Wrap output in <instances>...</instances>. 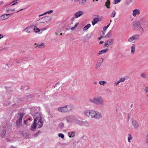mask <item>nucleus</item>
I'll list each match as a JSON object with an SVG mask.
<instances>
[{"instance_id": "f3484780", "label": "nucleus", "mask_w": 148, "mask_h": 148, "mask_svg": "<svg viewBox=\"0 0 148 148\" xmlns=\"http://www.w3.org/2000/svg\"><path fill=\"white\" fill-rule=\"evenodd\" d=\"M135 51V47L134 45H133L131 47V52L134 53Z\"/></svg>"}, {"instance_id": "79ce46f5", "label": "nucleus", "mask_w": 148, "mask_h": 148, "mask_svg": "<svg viewBox=\"0 0 148 148\" xmlns=\"http://www.w3.org/2000/svg\"><path fill=\"white\" fill-rule=\"evenodd\" d=\"M17 3V2H16L15 3H14V4H13L12 5H15V4H16V3Z\"/></svg>"}, {"instance_id": "4468645a", "label": "nucleus", "mask_w": 148, "mask_h": 148, "mask_svg": "<svg viewBox=\"0 0 148 148\" xmlns=\"http://www.w3.org/2000/svg\"><path fill=\"white\" fill-rule=\"evenodd\" d=\"M69 135L70 137H73L75 135V133L73 132H69Z\"/></svg>"}, {"instance_id": "2eb2a0df", "label": "nucleus", "mask_w": 148, "mask_h": 148, "mask_svg": "<svg viewBox=\"0 0 148 148\" xmlns=\"http://www.w3.org/2000/svg\"><path fill=\"white\" fill-rule=\"evenodd\" d=\"M133 124L135 127H138V124L137 122L135 121H133Z\"/></svg>"}, {"instance_id": "2f4dec72", "label": "nucleus", "mask_w": 148, "mask_h": 148, "mask_svg": "<svg viewBox=\"0 0 148 148\" xmlns=\"http://www.w3.org/2000/svg\"><path fill=\"white\" fill-rule=\"evenodd\" d=\"M78 25V23H77L74 26L75 28L77 27V25Z\"/></svg>"}, {"instance_id": "5701e85b", "label": "nucleus", "mask_w": 148, "mask_h": 148, "mask_svg": "<svg viewBox=\"0 0 148 148\" xmlns=\"http://www.w3.org/2000/svg\"><path fill=\"white\" fill-rule=\"evenodd\" d=\"M129 137L128 138V141H129V142H130V140H132V136L130 135V134H129Z\"/></svg>"}, {"instance_id": "473e14b6", "label": "nucleus", "mask_w": 148, "mask_h": 148, "mask_svg": "<svg viewBox=\"0 0 148 148\" xmlns=\"http://www.w3.org/2000/svg\"><path fill=\"white\" fill-rule=\"evenodd\" d=\"M141 76H142L143 77H145V74H142L141 75Z\"/></svg>"}, {"instance_id": "1a4fd4ad", "label": "nucleus", "mask_w": 148, "mask_h": 148, "mask_svg": "<svg viewBox=\"0 0 148 148\" xmlns=\"http://www.w3.org/2000/svg\"><path fill=\"white\" fill-rule=\"evenodd\" d=\"M102 99L100 98L96 99L94 100V102L97 103H102Z\"/></svg>"}, {"instance_id": "72a5a7b5", "label": "nucleus", "mask_w": 148, "mask_h": 148, "mask_svg": "<svg viewBox=\"0 0 148 148\" xmlns=\"http://www.w3.org/2000/svg\"><path fill=\"white\" fill-rule=\"evenodd\" d=\"M103 37L102 36H101V37H99L98 38V40H101V39Z\"/></svg>"}, {"instance_id": "ea45409f", "label": "nucleus", "mask_w": 148, "mask_h": 148, "mask_svg": "<svg viewBox=\"0 0 148 148\" xmlns=\"http://www.w3.org/2000/svg\"><path fill=\"white\" fill-rule=\"evenodd\" d=\"M103 41H101L100 43H99V44H103Z\"/></svg>"}, {"instance_id": "aec40b11", "label": "nucleus", "mask_w": 148, "mask_h": 148, "mask_svg": "<svg viewBox=\"0 0 148 148\" xmlns=\"http://www.w3.org/2000/svg\"><path fill=\"white\" fill-rule=\"evenodd\" d=\"M135 37L134 36L132 37L129 38L128 41L130 42H132L134 40V39H135Z\"/></svg>"}, {"instance_id": "a19ab883", "label": "nucleus", "mask_w": 148, "mask_h": 148, "mask_svg": "<svg viewBox=\"0 0 148 148\" xmlns=\"http://www.w3.org/2000/svg\"><path fill=\"white\" fill-rule=\"evenodd\" d=\"M60 125L62 126L63 127L64 126V125L63 123H61Z\"/></svg>"}, {"instance_id": "4be33fe9", "label": "nucleus", "mask_w": 148, "mask_h": 148, "mask_svg": "<svg viewBox=\"0 0 148 148\" xmlns=\"http://www.w3.org/2000/svg\"><path fill=\"white\" fill-rule=\"evenodd\" d=\"M25 32L27 33H29L30 32V29L28 27L26 28L25 29Z\"/></svg>"}, {"instance_id": "58836bf2", "label": "nucleus", "mask_w": 148, "mask_h": 148, "mask_svg": "<svg viewBox=\"0 0 148 148\" xmlns=\"http://www.w3.org/2000/svg\"><path fill=\"white\" fill-rule=\"evenodd\" d=\"M6 132H5V133L4 134V135H2V137H3L4 136H5V133Z\"/></svg>"}, {"instance_id": "c03bdc74", "label": "nucleus", "mask_w": 148, "mask_h": 148, "mask_svg": "<svg viewBox=\"0 0 148 148\" xmlns=\"http://www.w3.org/2000/svg\"><path fill=\"white\" fill-rule=\"evenodd\" d=\"M31 118H29L28 119V120H31Z\"/></svg>"}, {"instance_id": "e433bc0d", "label": "nucleus", "mask_w": 148, "mask_h": 148, "mask_svg": "<svg viewBox=\"0 0 148 148\" xmlns=\"http://www.w3.org/2000/svg\"><path fill=\"white\" fill-rule=\"evenodd\" d=\"M27 120H25V121H24V123L25 124H26V122H27Z\"/></svg>"}, {"instance_id": "412c9836", "label": "nucleus", "mask_w": 148, "mask_h": 148, "mask_svg": "<svg viewBox=\"0 0 148 148\" xmlns=\"http://www.w3.org/2000/svg\"><path fill=\"white\" fill-rule=\"evenodd\" d=\"M115 14V11H113L112 12V13L111 14V16L112 17H113L114 16Z\"/></svg>"}, {"instance_id": "3c124183", "label": "nucleus", "mask_w": 148, "mask_h": 148, "mask_svg": "<svg viewBox=\"0 0 148 148\" xmlns=\"http://www.w3.org/2000/svg\"><path fill=\"white\" fill-rule=\"evenodd\" d=\"M147 96L148 97V94L147 95Z\"/></svg>"}, {"instance_id": "9b49d317", "label": "nucleus", "mask_w": 148, "mask_h": 148, "mask_svg": "<svg viewBox=\"0 0 148 148\" xmlns=\"http://www.w3.org/2000/svg\"><path fill=\"white\" fill-rule=\"evenodd\" d=\"M101 116L100 113H98V114H97L95 112V115L94 118L96 119H99L101 118Z\"/></svg>"}, {"instance_id": "b1692460", "label": "nucleus", "mask_w": 148, "mask_h": 148, "mask_svg": "<svg viewBox=\"0 0 148 148\" xmlns=\"http://www.w3.org/2000/svg\"><path fill=\"white\" fill-rule=\"evenodd\" d=\"M59 137H61L62 138H63L64 137V135L62 134H60L58 135Z\"/></svg>"}, {"instance_id": "c756f323", "label": "nucleus", "mask_w": 148, "mask_h": 148, "mask_svg": "<svg viewBox=\"0 0 148 148\" xmlns=\"http://www.w3.org/2000/svg\"><path fill=\"white\" fill-rule=\"evenodd\" d=\"M53 12V11L52 10H50L49 11H48L47 13H48V14H51V13H52Z\"/></svg>"}, {"instance_id": "7ed1b4c3", "label": "nucleus", "mask_w": 148, "mask_h": 148, "mask_svg": "<svg viewBox=\"0 0 148 148\" xmlns=\"http://www.w3.org/2000/svg\"><path fill=\"white\" fill-rule=\"evenodd\" d=\"M85 114L89 117L91 118H94L95 114V112L94 111H88L87 110L85 112Z\"/></svg>"}, {"instance_id": "0eeeda50", "label": "nucleus", "mask_w": 148, "mask_h": 148, "mask_svg": "<svg viewBox=\"0 0 148 148\" xmlns=\"http://www.w3.org/2000/svg\"><path fill=\"white\" fill-rule=\"evenodd\" d=\"M83 14V12L82 11H80L77 12L75 14V17L76 18H77Z\"/></svg>"}, {"instance_id": "f8f14e48", "label": "nucleus", "mask_w": 148, "mask_h": 148, "mask_svg": "<svg viewBox=\"0 0 148 148\" xmlns=\"http://www.w3.org/2000/svg\"><path fill=\"white\" fill-rule=\"evenodd\" d=\"M108 51L107 49H105L104 50H102L100 51H99L98 53V55H99L102 53H104Z\"/></svg>"}, {"instance_id": "37998d69", "label": "nucleus", "mask_w": 148, "mask_h": 148, "mask_svg": "<svg viewBox=\"0 0 148 148\" xmlns=\"http://www.w3.org/2000/svg\"><path fill=\"white\" fill-rule=\"evenodd\" d=\"M109 25H108V26H107V27H106V29L108 27V26H109Z\"/></svg>"}, {"instance_id": "f704fd0d", "label": "nucleus", "mask_w": 148, "mask_h": 148, "mask_svg": "<svg viewBox=\"0 0 148 148\" xmlns=\"http://www.w3.org/2000/svg\"><path fill=\"white\" fill-rule=\"evenodd\" d=\"M3 36L1 34H0V39L3 38Z\"/></svg>"}, {"instance_id": "a878e982", "label": "nucleus", "mask_w": 148, "mask_h": 148, "mask_svg": "<svg viewBox=\"0 0 148 148\" xmlns=\"http://www.w3.org/2000/svg\"><path fill=\"white\" fill-rule=\"evenodd\" d=\"M125 80V79L124 78H121V79L119 80L120 81V82H123V81H124Z\"/></svg>"}, {"instance_id": "6e6552de", "label": "nucleus", "mask_w": 148, "mask_h": 148, "mask_svg": "<svg viewBox=\"0 0 148 148\" xmlns=\"http://www.w3.org/2000/svg\"><path fill=\"white\" fill-rule=\"evenodd\" d=\"M140 12L138 10L136 9L133 11V15L135 16H136V14H140Z\"/></svg>"}, {"instance_id": "f03ea898", "label": "nucleus", "mask_w": 148, "mask_h": 148, "mask_svg": "<svg viewBox=\"0 0 148 148\" xmlns=\"http://www.w3.org/2000/svg\"><path fill=\"white\" fill-rule=\"evenodd\" d=\"M71 107L69 106L64 107H59L58 108V111L61 112H66L71 110Z\"/></svg>"}, {"instance_id": "de8ad7c7", "label": "nucleus", "mask_w": 148, "mask_h": 148, "mask_svg": "<svg viewBox=\"0 0 148 148\" xmlns=\"http://www.w3.org/2000/svg\"><path fill=\"white\" fill-rule=\"evenodd\" d=\"M95 84H96V82H95Z\"/></svg>"}, {"instance_id": "a211bd4d", "label": "nucleus", "mask_w": 148, "mask_h": 148, "mask_svg": "<svg viewBox=\"0 0 148 148\" xmlns=\"http://www.w3.org/2000/svg\"><path fill=\"white\" fill-rule=\"evenodd\" d=\"M90 24L87 25L84 27V30H87L90 27Z\"/></svg>"}, {"instance_id": "dca6fc26", "label": "nucleus", "mask_w": 148, "mask_h": 148, "mask_svg": "<svg viewBox=\"0 0 148 148\" xmlns=\"http://www.w3.org/2000/svg\"><path fill=\"white\" fill-rule=\"evenodd\" d=\"M34 30L35 32H40V29L38 28L36 26L34 27Z\"/></svg>"}, {"instance_id": "6ab92c4d", "label": "nucleus", "mask_w": 148, "mask_h": 148, "mask_svg": "<svg viewBox=\"0 0 148 148\" xmlns=\"http://www.w3.org/2000/svg\"><path fill=\"white\" fill-rule=\"evenodd\" d=\"M37 47L38 48H42L45 47V45L44 43H42L41 45H38Z\"/></svg>"}, {"instance_id": "20e7f679", "label": "nucleus", "mask_w": 148, "mask_h": 148, "mask_svg": "<svg viewBox=\"0 0 148 148\" xmlns=\"http://www.w3.org/2000/svg\"><path fill=\"white\" fill-rule=\"evenodd\" d=\"M133 26L135 29H137L140 27V25L139 22L136 21L134 22Z\"/></svg>"}, {"instance_id": "9d476101", "label": "nucleus", "mask_w": 148, "mask_h": 148, "mask_svg": "<svg viewBox=\"0 0 148 148\" xmlns=\"http://www.w3.org/2000/svg\"><path fill=\"white\" fill-rule=\"evenodd\" d=\"M99 18H94L92 21V24L94 25L98 21H99Z\"/></svg>"}, {"instance_id": "423d86ee", "label": "nucleus", "mask_w": 148, "mask_h": 148, "mask_svg": "<svg viewBox=\"0 0 148 148\" xmlns=\"http://www.w3.org/2000/svg\"><path fill=\"white\" fill-rule=\"evenodd\" d=\"M23 115L22 114H20L18 117V119L17 120V124H20L22 121Z\"/></svg>"}, {"instance_id": "c9c22d12", "label": "nucleus", "mask_w": 148, "mask_h": 148, "mask_svg": "<svg viewBox=\"0 0 148 148\" xmlns=\"http://www.w3.org/2000/svg\"><path fill=\"white\" fill-rule=\"evenodd\" d=\"M120 82V81H119L118 82H117L116 83V85H118Z\"/></svg>"}, {"instance_id": "8fccbe9b", "label": "nucleus", "mask_w": 148, "mask_h": 148, "mask_svg": "<svg viewBox=\"0 0 148 148\" xmlns=\"http://www.w3.org/2000/svg\"><path fill=\"white\" fill-rule=\"evenodd\" d=\"M61 34V35H62V33H61V34Z\"/></svg>"}, {"instance_id": "39448f33", "label": "nucleus", "mask_w": 148, "mask_h": 148, "mask_svg": "<svg viewBox=\"0 0 148 148\" xmlns=\"http://www.w3.org/2000/svg\"><path fill=\"white\" fill-rule=\"evenodd\" d=\"M10 14H7L2 15L1 17V18L2 20H5L8 18L10 16Z\"/></svg>"}, {"instance_id": "393cba45", "label": "nucleus", "mask_w": 148, "mask_h": 148, "mask_svg": "<svg viewBox=\"0 0 148 148\" xmlns=\"http://www.w3.org/2000/svg\"><path fill=\"white\" fill-rule=\"evenodd\" d=\"M105 83V82L104 81H100L99 82V83L101 85H104Z\"/></svg>"}, {"instance_id": "7c9ffc66", "label": "nucleus", "mask_w": 148, "mask_h": 148, "mask_svg": "<svg viewBox=\"0 0 148 148\" xmlns=\"http://www.w3.org/2000/svg\"><path fill=\"white\" fill-rule=\"evenodd\" d=\"M104 45L105 46H108V43H106V42H105Z\"/></svg>"}, {"instance_id": "bb28decb", "label": "nucleus", "mask_w": 148, "mask_h": 148, "mask_svg": "<svg viewBox=\"0 0 148 148\" xmlns=\"http://www.w3.org/2000/svg\"><path fill=\"white\" fill-rule=\"evenodd\" d=\"M121 0H115L114 2L115 4H116L119 2Z\"/></svg>"}, {"instance_id": "a18cd8bd", "label": "nucleus", "mask_w": 148, "mask_h": 148, "mask_svg": "<svg viewBox=\"0 0 148 148\" xmlns=\"http://www.w3.org/2000/svg\"><path fill=\"white\" fill-rule=\"evenodd\" d=\"M84 1H85V2H86V1L85 0H84Z\"/></svg>"}, {"instance_id": "cd10ccee", "label": "nucleus", "mask_w": 148, "mask_h": 148, "mask_svg": "<svg viewBox=\"0 0 148 148\" xmlns=\"http://www.w3.org/2000/svg\"><path fill=\"white\" fill-rule=\"evenodd\" d=\"M145 90L146 92H148V87H147L145 88Z\"/></svg>"}, {"instance_id": "f257e3e1", "label": "nucleus", "mask_w": 148, "mask_h": 148, "mask_svg": "<svg viewBox=\"0 0 148 148\" xmlns=\"http://www.w3.org/2000/svg\"><path fill=\"white\" fill-rule=\"evenodd\" d=\"M37 117L34 119V123L32 126H31V130L34 131L36 129V123L38 122L37 126L38 128H40L43 124L42 121L40 114H37Z\"/></svg>"}, {"instance_id": "4c0bfd02", "label": "nucleus", "mask_w": 148, "mask_h": 148, "mask_svg": "<svg viewBox=\"0 0 148 148\" xmlns=\"http://www.w3.org/2000/svg\"><path fill=\"white\" fill-rule=\"evenodd\" d=\"M75 27H72L71 29L72 30H74V29H75Z\"/></svg>"}, {"instance_id": "09e8293b", "label": "nucleus", "mask_w": 148, "mask_h": 148, "mask_svg": "<svg viewBox=\"0 0 148 148\" xmlns=\"http://www.w3.org/2000/svg\"><path fill=\"white\" fill-rule=\"evenodd\" d=\"M96 1H97L98 0H95Z\"/></svg>"}, {"instance_id": "49530a36", "label": "nucleus", "mask_w": 148, "mask_h": 148, "mask_svg": "<svg viewBox=\"0 0 148 148\" xmlns=\"http://www.w3.org/2000/svg\"><path fill=\"white\" fill-rule=\"evenodd\" d=\"M42 15H40V16H42Z\"/></svg>"}, {"instance_id": "c85d7f7f", "label": "nucleus", "mask_w": 148, "mask_h": 148, "mask_svg": "<svg viewBox=\"0 0 148 148\" xmlns=\"http://www.w3.org/2000/svg\"><path fill=\"white\" fill-rule=\"evenodd\" d=\"M146 141L148 143V134L146 138Z\"/></svg>"}, {"instance_id": "ddd939ff", "label": "nucleus", "mask_w": 148, "mask_h": 148, "mask_svg": "<svg viewBox=\"0 0 148 148\" xmlns=\"http://www.w3.org/2000/svg\"><path fill=\"white\" fill-rule=\"evenodd\" d=\"M110 1L109 0H107V1L105 5L107 7V8H110Z\"/></svg>"}]
</instances>
